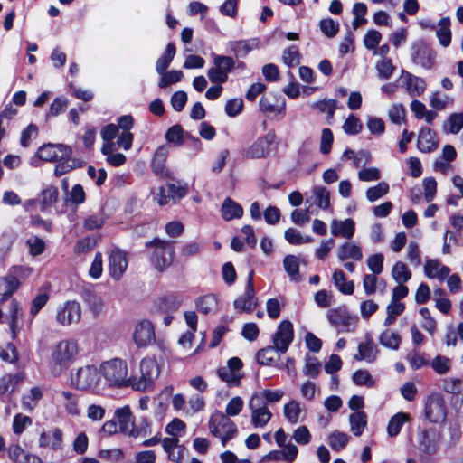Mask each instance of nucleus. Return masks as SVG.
<instances>
[{"label":"nucleus","mask_w":463,"mask_h":463,"mask_svg":"<svg viewBox=\"0 0 463 463\" xmlns=\"http://www.w3.org/2000/svg\"><path fill=\"white\" fill-rule=\"evenodd\" d=\"M197 309L203 314H214L219 310V301L215 295L208 294L196 300Z\"/></svg>","instance_id":"obj_34"},{"label":"nucleus","mask_w":463,"mask_h":463,"mask_svg":"<svg viewBox=\"0 0 463 463\" xmlns=\"http://www.w3.org/2000/svg\"><path fill=\"white\" fill-rule=\"evenodd\" d=\"M314 203L320 209L326 210L330 206V193L324 186H315L312 189Z\"/></svg>","instance_id":"obj_44"},{"label":"nucleus","mask_w":463,"mask_h":463,"mask_svg":"<svg viewBox=\"0 0 463 463\" xmlns=\"http://www.w3.org/2000/svg\"><path fill=\"white\" fill-rule=\"evenodd\" d=\"M82 316L80 304L76 300H67L56 307L55 321L61 326H70L80 323Z\"/></svg>","instance_id":"obj_6"},{"label":"nucleus","mask_w":463,"mask_h":463,"mask_svg":"<svg viewBox=\"0 0 463 463\" xmlns=\"http://www.w3.org/2000/svg\"><path fill=\"white\" fill-rule=\"evenodd\" d=\"M58 194V190L54 186H49L46 189H44L40 195L42 203L41 209L44 210L45 208L52 205L57 201Z\"/></svg>","instance_id":"obj_60"},{"label":"nucleus","mask_w":463,"mask_h":463,"mask_svg":"<svg viewBox=\"0 0 463 463\" xmlns=\"http://www.w3.org/2000/svg\"><path fill=\"white\" fill-rule=\"evenodd\" d=\"M133 341L137 348H145L156 341V334L153 324L146 319L137 323L134 327Z\"/></svg>","instance_id":"obj_15"},{"label":"nucleus","mask_w":463,"mask_h":463,"mask_svg":"<svg viewBox=\"0 0 463 463\" xmlns=\"http://www.w3.org/2000/svg\"><path fill=\"white\" fill-rule=\"evenodd\" d=\"M379 343L386 348L398 350L401 344V336L399 334L386 329L380 335Z\"/></svg>","instance_id":"obj_46"},{"label":"nucleus","mask_w":463,"mask_h":463,"mask_svg":"<svg viewBox=\"0 0 463 463\" xmlns=\"http://www.w3.org/2000/svg\"><path fill=\"white\" fill-rule=\"evenodd\" d=\"M209 430L216 438H219L222 446L236 437L238 429L236 424L220 411H214L209 419Z\"/></svg>","instance_id":"obj_4"},{"label":"nucleus","mask_w":463,"mask_h":463,"mask_svg":"<svg viewBox=\"0 0 463 463\" xmlns=\"http://www.w3.org/2000/svg\"><path fill=\"white\" fill-rule=\"evenodd\" d=\"M127 254L118 248L111 250L109 257V274L115 280H119L128 268Z\"/></svg>","instance_id":"obj_18"},{"label":"nucleus","mask_w":463,"mask_h":463,"mask_svg":"<svg viewBox=\"0 0 463 463\" xmlns=\"http://www.w3.org/2000/svg\"><path fill=\"white\" fill-rule=\"evenodd\" d=\"M254 271L250 270L247 277L246 290L233 302L234 308L239 312H252L258 304L253 285Z\"/></svg>","instance_id":"obj_12"},{"label":"nucleus","mask_w":463,"mask_h":463,"mask_svg":"<svg viewBox=\"0 0 463 463\" xmlns=\"http://www.w3.org/2000/svg\"><path fill=\"white\" fill-rule=\"evenodd\" d=\"M402 77L404 79V87L411 97L420 96L424 92L426 83L421 78L404 71Z\"/></svg>","instance_id":"obj_26"},{"label":"nucleus","mask_w":463,"mask_h":463,"mask_svg":"<svg viewBox=\"0 0 463 463\" xmlns=\"http://www.w3.org/2000/svg\"><path fill=\"white\" fill-rule=\"evenodd\" d=\"M363 124L354 114H350L343 124V130L347 135H356L361 132Z\"/></svg>","instance_id":"obj_57"},{"label":"nucleus","mask_w":463,"mask_h":463,"mask_svg":"<svg viewBox=\"0 0 463 463\" xmlns=\"http://www.w3.org/2000/svg\"><path fill=\"white\" fill-rule=\"evenodd\" d=\"M241 360L238 357H232L228 360L227 365L218 368L217 375L229 387L239 386L243 377L241 372Z\"/></svg>","instance_id":"obj_9"},{"label":"nucleus","mask_w":463,"mask_h":463,"mask_svg":"<svg viewBox=\"0 0 463 463\" xmlns=\"http://www.w3.org/2000/svg\"><path fill=\"white\" fill-rule=\"evenodd\" d=\"M450 273L449 267L436 259H428L424 265V274L429 279H438L443 281Z\"/></svg>","instance_id":"obj_25"},{"label":"nucleus","mask_w":463,"mask_h":463,"mask_svg":"<svg viewBox=\"0 0 463 463\" xmlns=\"http://www.w3.org/2000/svg\"><path fill=\"white\" fill-rule=\"evenodd\" d=\"M441 388L448 393L458 394L463 388V382L460 378H445L441 381Z\"/></svg>","instance_id":"obj_61"},{"label":"nucleus","mask_w":463,"mask_h":463,"mask_svg":"<svg viewBox=\"0 0 463 463\" xmlns=\"http://www.w3.org/2000/svg\"><path fill=\"white\" fill-rule=\"evenodd\" d=\"M306 363L303 367V373L309 378H317L321 371V364L317 360V358L307 355Z\"/></svg>","instance_id":"obj_54"},{"label":"nucleus","mask_w":463,"mask_h":463,"mask_svg":"<svg viewBox=\"0 0 463 463\" xmlns=\"http://www.w3.org/2000/svg\"><path fill=\"white\" fill-rule=\"evenodd\" d=\"M281 448V450L274 452L275 459H283L290 462L296 458L298 450L295 445L291 443H286Z\"/></svg>","instance_id":"obj_58"},{"label":"nucleus","mask_w":463,"mask_h":463,"mask_svg":"<svg viewBox=\"0 0 463 463\" xmlns=\"http://www.w3.org/2000/svg\"><path fill=\"white\" fill-rule=\"evenodd\" d=\"M335 286L338 290L345 295H351L354 293V285L353 281H347L345 275L343 270L337 269L333 273L332 276Z\"/></svg>","instance_id":"obj_39"},{"label":"nucleus","mask_w":463,"mask_h":463,"mask_svg":"<svg viewBox=\"0 0 463 463\" xmlns=\"http://www.w3.org/2000/svg\"><path fill=\"white\" fill-rule=\"evenodd\" d=\"M162 78L160 79L158 82L159 88H166L167 86L179 82L182 80L184 74L181 71H170L168 72H164V74H161Z\"/></svg>","instance_id":"obj_63"},{"label":"nucleus","mask_w":463,"mask_h":463,"mask_svg":"<svg viewBox=\"0 0 463 463\" xmlns=\"http://www.w3.org/2000/svg\"><path fill=\"white\" fill-rule=\"evenodd\" d=\"M410 419V415L406 412H398L393 415L387 426V432L389 436L395 437L399 434L402 427L405 422H407Z\"/></svg>","instance_id":"obj_43"},{"label":"nucleus","mask_w":463,"mask_h":463,"mask_svg":"<svg viewBox=\"0 0 463 463\" xmlns=\"http://www.w3.org/2000/svg\"><path fill=\"white\" fill-rule=\"evenodd\" d=\"M300 59L301 54L296 45L286 48L282 52V61L289 68L298 66L300 63Z\"/></svg>","instance_id":"obj_49"},{"label":"nucleus","mask_w":463,"mask_h":463,"mask_svg":"<svg viewBox=\"0 0 463 463\" xmlns=\"http://www.w3.org/2000/svg\"><path fill=\"white\" fill-rule=\"evenodd\" d=\"M327 318L339 332L353 331L357 322L356 317H351L345 308L341 307L329 310Z\"/></svg>","instance_id":"obj_16"},{"label":"nucleus","mask_w":463,"mask_h":463,"mask_svg":"<svg viewBox=\"0 0 463 463\" xmlns=\"http://www.w3.org/2000/svg\"><path fill=\"white\" fill-rule=\"evenodd\" d=\"M213 67H211L207 75L213 84H222L228 80V74L233 70L235 62L230 56L213 54Z\"/></svg>","instance_id":"obj_7"},{"label":"nucleus","mask_w":463,"mask_h":463,"mask_svg":"<svg viewBox=\"0 0 463 463\" xmlns=\"http://www.w3.org/2000/svg\"><path fill=\"white\" fill-rule=\"evenodd\" d=\"M417 146L423 153H430L437 148L438 141L430 128H423L420 129L418 135Z\"/></svg>","instance_id":"obj_28"},{"label":"nucleus","mask_w":463,"mask_h":463,"mask_svg":"<svg viewBox=\"0 0 463 463\" xmlns=\"http://www.w3.org/2000/svg\"><path fill=\"white\" fill-rule=\"evenodd\" d=\"M337 258L340 261L351 259L358 261L363 259V251L360 246L354 242H345L337 250Z\"/></svg>","instance_id":"obj_29"},{"label":"nucleus","mask_w":463,"mask_h":463,"mask_svg":"<svg viewBox=\"0 0 463 463\" xmlns=\"http://www.w3.org/2000/svg\"><path fill=\"white\" fill-rule=\"evenodd\" d=\"M221 213L225 221L239 219L243 215V208L237 202L227 197L222 203Z\"/></svg>","instance_id":"obj_30"},{"label":"nucleus","mask_w":463,"mask_h":463,"mask_svg":"<svg viewBox=\"0 0 463 463\" xmlns=\"http://www.w3.org/2000/svg\"><path fill=\"white\" fill-rule=\"evenodd\" d=\"M443 128L451 134H458L463 128V113L451 114Z\"/></svg>","instance_id":"obj_55"},{"label":"nucleus","mask_w":463,"mask_h":463,"mask_svg":"<svg viewBox=\"0 0 463 463\" xmlns=\"http://www.w3.org/2000/svg\"><path fill=\"white\" fill-rule=\"evenodd\" d=\"M352 380L359 386L373 387L375 380L367 370L359 369L353 373Z\"/></svg>","instance_id":"obj_52"},{"label":"nucleus","mask_w":463,"mask_h":463,"mask_svg":"<svg viewBox=\"0 0 463 463\" xmlns=\"http://www.w3.org/2000/svg\"><path fill=\"white\" fill-rule=\"evenodd\" d=\"M424 412L430 422L443 421L446 418L447 410L442 395L438 392L430 394L425 402Z\"/></svg>","instance_id":"obj_10"},{"label":"nucleus","mask_w":463,"mask_h":463,"mask_svg":"<svg viewBox=\"0 0 463 463\" xmlns=\"http://www.w3.org/2000/svg\"><path fill=\"white\" fill-rule=\"evenodd\" d=\"M273 131L268 132L263 137H258L251 145L241 151V156L247 159H262L269 156L270 146L275 140Z\"/></svg>","instance_id":"obj_8"},{"label":"nucleus","mask_w":463,"mask_h":463,"mask_svg":"<svg viewBox=\"0 0 463 463\" xmlns=\"http://www.w3.org/2000/svg\"><path fill=\"white\" fill-rule=\"evenodd\" d=\"M37 156L44 161H57L64 156H71V149L61 144H45L38 149Z\"/></svg>","instance_id":"obj_19"},{"label":"nucleus","mask_w":463,"mask_h":463,"mask_svg":"<svg viewBox=\"0 0 463 463\" xmlns=\"http://www.w3.org/2000/svg\"><path fill=\"white\" fill-rule=\"evenodd\" d=\"M283 267L291 280L295 282L300 281L299 260L297 256L287 255L283 260Z\"/></svg>","instance_id":"obj_41"},{"label":"nucleus","mask_w":463,"mask_h":463,"mask_svg":"<svg viewBox=\"0 0 463 463\" xmlns=\"http://www.w3.org/2000/svg\"><path fill=\"white\" fill-rule=\"evenodd\" d=\"M24 380L22 373L5 374L0 378V395L12 394Z\"/></svg>","instance_id":"obj_32"},{"label":"nucleus","mask_w":463,"mask_h":463,"mask_svg":"<svg viewBox=\"0 0 463 463\" xmlns=\"http://www.w3.org/2000/svg\"><path fill=\"white\" fill-rule=\"evenodd\" d=\"M301 408L298 402L292 400L286 403L283 408V414L291 424H297L299 420Z\"/></svg>","instance_id":"obj_47"},{"label":"nucleus","mask_w":463,"mask_h":463,"mask_svg":"<svg viewBox=\"0 0 463 463\" xmlns=\"http://www.w3.org/2000/svg\"><path fill=\"white\" fill-rule=\"evenodd\" d=\"M283 395L284 392L281 390L265 389L261 392L253 393L251 396L260 400L259 402L264 403L265 406H268V404L279 402L282 399Z\"/></svg>","instance_id":"obj_38"},{"label":"nucleus","mask_w":463,"mask_h":463,"mask_svg":"<svg viewBox=\"0 0 463 463\" xmlns=\"http://www.w3.org/2000/svg\"><path fill=\"white\" fill-rule=\"evenodd\" d=\"M430 366L439 375L448 373L451 368V361L444 355H437L431 362Z\"/></svg>","instance_id":"obj_51"},{"label":"nucleus","mask_w":463,"mask_h":463,"mask_svg":"<svg viewBox=\"0 0 463 463\" xmlns=\"http://www.w3.org/2000/svg\"><path fill=\"white\" fill-rule=\"evenodd\" d=\"M389 192V184L385 182H380L373 187L366 190L365 195L369 202H375L384 196Z\"/></svg>","instance_id":"obj_53"},{"label":"nucleus","mask_w":463,"mask_h":463,"mask_svg":"<svg viewBox=\"0 0 463 463\" xmlns=\"http://www.w3.org/2000/svg\"><path fill=\"white\" fill-rule=\"evenodd\" d=\"M355 223L353 219L347 218L344 221L334 220L331 222V233L334 236H340L350 240L354 234Z\"/></svg>","instance_id":"obj_27"},{"label":"nucleus","mask_w":463,"mask_h":463,"mask_svg":"<svg viewBox=\"0 0 463 463\" xmlns=\"http://www.w3.org/2000/svg\"><path fill=\"white\" fill-rule=\"evenodd\" d=\"M146 246L154 248L150 260L156 270L162 272L171 266L175 254L172 241L156 238Z\"/></svg>","instance_id":"obj_5"},{"label":"nucleus","mask_w":463,"mask_h":463,"mask_svg":"<svg viewBox=\"0 0 463 463\" xmlns=\"http://www.w3.org/2000/svg\"><path fill=\"white\" fill-rule=\"evenodd\" d=\"M175 55V46L174 43H169L166 45L164 53L156 61V70L159 74H164V72L169 67Z\"/></svg>","instance_id":"obj_40"},{"label":"nucleus","mask_w":463,"mask_h":463,"mask_svg":"<svg viewBox=\"0 0 463 463\" xmlns=\"http://www.w3.org/2000/svg\"><path fill=\"white\" fill-rule=\"evenodd\" d=\"M379 354V349L373 343L371 335H367L364 342L358 345V353L354 354L356 361H365L369 364L373 363Z\"/></svg>","instance_id":"obj_23"},{"label":"nucleus","mask_w":463,"mask_h":463,"mask_svg":"<svg viewBox=\"0 0 463 463\" xmlns=\"http://www.w3.org/2000/svg\"><path fill=\"white\" fill-rule=\"evenodd\" d=\"M260 400L250 397L248 402V408L250 411V422L256 429H263L268 425L272 418V412Z\"/></svg>","instance_id":"obj_14"},{"label":"nucleus","mask_w":463,"mask_h":463,"mask_svg":"<svg viewBox=\"0 0 463 463\" xmlns=\"http://www.w3.org/2000/svg\"><path fill=\"white\" fill-rule=\"evenodd\" d=\"M19 279L14 278L12 274H7L0 278V296L1 300L5 301L10 298L19 288Z\"/></svg>","instance_id":"obj_31"},{"label":"nucleus","mask_w":463,"mask_h":463,"mask_svg":"<svg viewBox=\"0 0 463 463\" xmlns=\"http://www.w3.org/2000/svg\"><path fill=\"white\" fill-rule=\"evenodd\" d=\"M99 371L94 365L80 367L71 375V383L80 390H89L97 386Z\"/></svg>","instance_id":"obj_11"},{"label":"nucleus","mask_w":463,"mask_h":463,"mask_svg":"<svg viewBox=\"0 0 463 463\" xmlns=\"http://www.w3.org/2000/svg\"><path fill=\"white\" fill-rule=\"evenodd\" d=\"M257 44L254 41H232L228 43L229 50L236 58H244Z\"/></svg>","instance_id":"obj_36"},{"label":"nucleus","mask_w":463,"mask_h":463,"mask_svg":"<svg viewBox=\"0 0 463 463\" xmlns=\"http://www.w3.org/2000/svg\"><path fill=\"white\" fill-rule=\"evenodd\" d=\"M395 67L390 59H383L376 64L378 77L382 80H388L394 71Z\"/></svg>","instance_id":"obj_64"},{"label":"nucleus","mask_w":463,"mask_h":463,"mask_svg":"<svg viewBox=\"0 0 463 463\" xmlns=\"http://www.w3.org/2000/svg\"><path fill=\"white\" fill-rule=\"evenodd\" d=\"M139 375L130 378V385L137 391L152 390L160 374V367L154 357H144L139 364Z\"/></svg>","instance_id":"obj_2"},{"label":"nucleus","mask_w":463,"mask_h":463,"mask_svg":"<svg viewBox=\"0 0 463 463\" xmlns=\"http://www.w3.org/2000/svg\"><path fill=\"white\" fill-rule=\"evenodd\" d=\"M152 421L146 417H141L137 423L134 425L132 430L131 438H145L153 434Z\"/></svg>","instance_id":"obj_42"},{"label":"nucleus","mask_w":463,"mask_h":463,"mask_svg":"<svg viewBox=\"0 0 463 463\" xmlns=\"http://www.w3.org/2000/svg\"><path fill=\"white\" fill-rule=\"evenodd\" d=\"M439 442V435L433 430H424L419 434L418 449L425 456L436 453Z\"/></svg>","instance_id":"obj_20"},{"label":"nucleus","mask_w":463,"mask_h":463,"mask_svg":"<svg viewBox=\"0 0 463 463\" xmlns=\"http://www.w3.org/2000/svg\"><path fill=\"white\" fill-rule=\"evenodd\" d=\"M79 353L80 346L77 340L67 338L59 341L51 350L49 364L52 372L59 374L67 370Z\"/></svg>","instance_id":"obj_1"},{"label":"nucleus","mask_w":463,"mask_h":463,"mask_svg":"<svg viewBox=\"0 0 463 463\" xmlns=\"http://www.w3.org/2000/svg\"><path fill=\"white\" fill-rule=\"evenodd\" d=\"M80 162L77 159H72L71 156H64V158H59L57 165H55L54 175L56 176H61L70 171L80 167Z\"/></svg>","instance_id":"obj_45"},{"label":"nucleus","mask_w":463,"mask_h":463,"mask_svg":"<svg viewBox=\"0 0 463 463\" xmlns=\"http://www.w3.org/2000/svg\"><path fill=\"white\" fill-rule=\"evenodd\" d=\"M43 397V391L40 386L32 387L29 392L22 397V406L24 410L32 411L36 408L38 402Z\"/></svg>","instance_id":"obj_33"},{"label":"nucleus","mask_w":463,"mask_h":463,"mask_svg":"<svg viewBox=\"0 0 463 463\" xmlns=\"http://www.w3.org/2000/svg\"><path fill=\"white\" fill-rule=\"evenodd\" d=\"M350 430L356 437L361 436L367 425V416L364 411H355L349 416Z\"/></svg>","instance_id":"obj_37"},{"label":"nucleus","mask_w":463,"mask_h":463,"mask_svg":"<svg viewBox=\"0 0 463 463\" xmlns=\"http://www.w3.org/2000/svg\"><path fill=\"white\" fill-rule=\"evenodd\" d=\"M436 57V52L424 43L418 42L411 46L412 61L424 69H431Z\"/></svg>","instance_id":"obj_17"},{"label":"nucleus","mask_w":463,"mask_h":463,"mask_svg":"<svg viewBox=\"0 0 463 463\" xmlns=\"http://www.w3.org/2000/svg\"><path fill=\"white\" fill-rule=\"evenodd\" d=\"M337 102L335 99H324L314 102L311 106L322 113H327L329 118H333L336 109Z\"/></svg>","instance_id":"obj_62"},{"label":"nucleus","mask_w":463,"mask_h":463,"mask_svg":"<svg viewBox=\"0 0 463 463\" xmlns=\"http://www.w3.org/2000/svg\"><path fill=\"white\" fill-rule=\"evenodd\" d=\"M99 371L109 386L122 387L130 384L127 364L119 358L102 363Z\"/></svg>","instance_id":"obj_3"},{"label":"nucleus","mask_w":463,"mask_h":463,"mask_svg":"<svg viewBox=\"0 0 463 463\" xmlns=\"http://www.w3.org/2000/svg\"><path fill=\"white\" fill-rule=\"evenodd\" d=\"M84 301L86 302L88 307L94 315H99L101 313L104 307V302L101 297L92 294L87 293L84 297Z\"/></svg>","instance_id":"obj_59"},{"label":"nucleus","mask_w":463,"mask_h":463,"mask_svg":"<svg viewBox=\"0 0 463 463\" xmlns=\"http://www.w3.org/2000/svg\"><path fill=\"white\" fill-rule=\"evenodd\" d=\"M436 36L442 47H448L451 42V30L449 17H443L438 23Z\"/></svg>","instance_id":"obj_35"},{"label":"nucleus","mask_w":463,"mask_h":463,"mask_svg":"<svg viewBox=\"0 0 463 463\" xmlns=\"http://www.w3.org/2000/svg\"><path fill=\"white\" fill-rule=\"evenodd\" d=\"M278 354L279 353L274 346H267L258 351L256 358L261 365H272L276 361L275 356Z\"/></svg>","instance_id":"obj_50"},{"label":"nucleus","mask_w":463,"mask_h":463,"mask_svg":"<svg viewBox=\"0 0 463 463\" xmlns=\"http://www.w3.org/2000/svg\"><path fill=\"white\" fill-rule=\"evenodd\" d=\"M294 340L293 324L289 320H282L272 336L273 346L279 354H285Z\"/></svg>","instance_id":"obj_13"},{"label":"nucleus","mask_w":463,"mask_h":463,"mask_svg":"<svg viewBox=\"0 0 463 463\" xmlns=\"http://www.w3.org/2000/svg\"><path fill=\"white\" fill-rule=\"evenodd\" d=\"M169 154V149L166 146H159L152 158L151 168L153 173L160 177H166L168 171L165 168V162Z\"/></svg>","instance_id":"obj_24"},{"label":"nucleus","mask_w":463,"mask_h":463,"mask_svg":"<svg viewBox=\"0 0 463 463\" xmlns=\"http://www.w3.org/2000/svg\"><path fill=\"white\" fill-rule=\"evenodd\" d=\"M321 32L328 38L335 37L339 32V23L332 18H324L319 22Z\"/></svg>","instance_id":"obj_56"},{"label":"nucleus","mask_w":463,"mask_h":463,"mask_svg":"<svg viewBox=\"0 0 463 463\" xmlns=\"http://www.w3.org/2000/svg\"><path fill=\"white\" fill-rule=\"evenodd\" d=\"M63 432L60 428H53L50 432L42 431L39 435L38 445L40 448H50L52 450L62 449Z\"/></svg>","instance_id":"obj_22"},{"label":"nucleus","mask_w":463,"mask_h":463,"mask_svg":"<svg viewBox=\"0 0 463 463\" xmlns=\"http://www.w3.org/2000/svg\"><path fill=\"white\" fill-rule=\"evenodd\" d=\"M114 419L118 423L119 432L130 437L135 425L134 416L131 412L130 407L128 405H125L116 409L114 412Z\"/></svg>","instance_id":"obj_21"},{"label":"nucleus","mask_w":463,"mask_h":463,"mask_svg":"<svg viewBox=\"0 0 463 463\" xmlns=\"http://www.w3.org/2000/svg\"><path fill=\"white\" fill-rule=\"evenodd\" d=\"M392 277L398 284H402L411 278V273L405 263L397 261L392 269Z\"/></svg>","instance_id":"obj_48"}]
</instances>
